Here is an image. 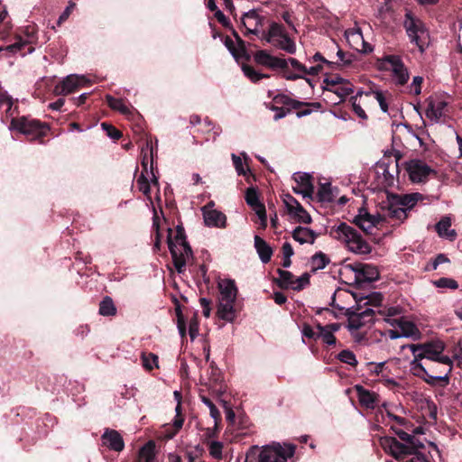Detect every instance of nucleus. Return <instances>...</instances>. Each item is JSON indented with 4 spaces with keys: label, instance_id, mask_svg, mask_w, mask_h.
Returning a JSON list of instances; mask_svg holds the SVG:
<instances>
[{
    "label": "nucleus",
    "instance_id": "obj_49",
    "mask_svg": "<svg viewBox=\"0 0 462 462\" xmlns=\"http://www.w3.org/2000/svg\"><path fill=\"white\" fill-rule=\"evenodd\" d=\"M393 76L397 79V84L400 86H404L410 78L409 71L405 65L403 64L402 68L396 69L393 71Z\"/></svg>",
    "mask_w": 462,
    "mask_h": 462
},
{
    "label": "nucleus",
    "instance_id": "obj_9",
    "mask_svg": "<svg viewBox=\"0 0 462 462\" xmlns=\"http://www.w3.org/2000/svg\"><path fill=\"white\" fill-rule=\"evenodd\" d=\"M402 165L413 183L426 182L430 174H436L431 167L419 159L407 161Z\"/></svg>",
    "mask_w": 462,
    "mask_h": 462
},
{
    "label": "nucleus",
    "instance_id": "obj_59",
    "mask_svg": "<svg viewBox=\"0 0 462 462\" xmlns=\"http://www.w3.org/2000/svg\"><path fill=\"white\" fill-rule=\"evenodd\" d=\"M101 126L111 139L119 140L123 135L117 128L108 123L104 122Z\"/></svg>",
    "mask_w": 462,
    "mask_h": 462
},
{
    "label": "nucleus",
    "instance_id": "obj_33",
    "mask_svg": "<svg viewBox=\"0 0 462 462\" xmlns=\"http://www.w3.org/2000/svg\"><path fill=\"white\" fill-rule=\"evenodd\" d=\"M317 198L322 203H330L334 200L333 189L329 182L319 184Z\"/></svg>",
    "mask_w": 462,
    "mask_h": 462
},
{
    "label": "nucleus",
    "instance_id": "obj_3",
    "mask_svg": "<svg viewBox=\"0 0 462 462\" xmlns=\"http://www.w3.org/2000/svg\"><path fill=\"white\" fill-rule=\"evenodd\" d=\"M381 443L383 449L398 461H402L409 455H414L418 460L425 461L426 456L419 451V449L424 448V444L412 435L411 439L407 440L405 444L394 437H384Z\"/></svg>",
    "mask_w": 462,
    "mask_h": 462
},
{
    "label": "nucleus",
    "instance_id": "obj_29",
    "mask_svg": "<svg viewBox=\"0 0 462 462\" xmlns=\"http://www.w3.org/2000/svg\"><path fill=\"white\" fill-rule=\"evenodd\" d=\"M245 199L246 203L255 211V213L263 208H265L264 205L261 203L257 189L254 187H250L246 189Z\"/></svg>",
    "mask_w": 462,
    "mask_h": 462
},
{
    "label": "nucleus",
    "instance_id": "obj_17",
    "mask_svg": "<svg viewBox=\"0 0 462 462\" xmlns=\"http://www.w3.org/2000/svg\"><path fill=\"white\" fill-rule=\"evenodd\" d=\"M356 392L361 406L366 409H374L379 402V395L374 392L365 389L362 385H356Z\"/></svg>",
    "mask_w": 462,
    "mask_h": 462
},
{
    "label": "nucleus",
    "instance_id": "obj_44",
    "mask_svg": "<svg viewBox=\"0 0 462 462\" xmlns=\"http://www.w3.org/2000/svg\"><path fill=\"white\" fill-rule=\"evenodd\" d=\"M337 359L340 362L347 364L354 367H356L358 364L355 354L348 349H345L339 352L337 355Z\"/></svg>",
    "mask_w": 462,
    "mask_h": 462
},
{
    "label": "nucleus",
    "instance_id": "obj_34",
    "mask_svg": "<svg viewBox=\"0 0 462 462\" xmlns=\"http://www.w3.org/2000/svg\"><path fill=\"white\" fill-rule=\"evenodd\" d=\"M318 340L320 339L327 346H334L337 344V338L329 330L326 329L323 325L317 323Z\"/></svg>",
    "mask_w": 462,
    "mask_h": 462
},
{
    "label": "nucleus",
    "instance_id": "obj_28",
    "mask_svg": "<svg viewBox=\"0 0 462 462\" xmlns=\"http://www.w3.org/2000/svg\"><path fill=\"white\" fill-rule=\"evenodd\" d=\"M399 328L401 329L402 337H412L415 340L420 337L421 334L412 321L403 319L402 321L399 322Z\"/></svg>",
    "mask_w": 462,
    "mask_h": 462
},
{
    "label": "nucleus",
    "instance_id": "obj_52",
    "mask_svg": "<svg viewBox=\"0 0 462 462\" xmlns=\"http://www.w3.org/2000/svg\"><path fill=\"white\" fill-rule=\"evenodd\" d=\"M383 62L389 64L393 71L396 69L402 68L404 64L402 58L398 55H385L383 58Z\"/></svg>",
    "mask_w": 462,
    "mask_h": 462
},
{
    "label": "nucleus",
    "instance_id": "obj_62",
    "mask_svg": "<svg viewBox=\"0 0 462 462\" xmlns=\"http://www.w3.org/2000/svg\"><path fill=\"white\" fill-rule=\"evenodd\" d=\"M310 275L308 273H303L300 278H295L293 291H301L306 285L310 284Z\"/></svg>",
    "mask_w": 462,
    "mask_h": 462
},
{
    "label": "nucleus",
    "instance_id": "obj_36",
    "mask_svg": "<svg viewBox=\"0 0 462 462\" xmlns=\"http://www.w3.org/2000/svg\"><path fill=\"white\" fill-rule=\"evenodd\" d=\"M383 214H376L372 215L366 211V209L364 208V210L362 212L363 218L369 224V226H372L373 228L377 226L380 223L384 222L387 216V210H382Z\"/></svg>",
    "mask_w": 462,
    "mask_h": 462
},
{
    "label": "nucleus",
    "instance_id": "obj_19",
    "mask_svg": "<svg viewBox=\"0 0 462 462\" xmlns=\"http://www.w3.org/2000/svg\"><path fill=\"white\" fill-rule=\"evenodd\" d=\"M218 288L220 291V298L218 300L236 301L237 288L235 281L224 280L218 283Z\"/></svg>",
    "mask_w": 462,
    "mask_h": 462
},
{
    "label": "nucleus",
    "instance_id": "obj_61",
    "mask_svg": "<svg viewBox=\"0 0 462 462\" xmlns=\"http://www.w3.org/2000/svg\"><path fill=\"white\" fill-rule=\"evenodd\" d=\"M269 36L274 37H280L282 38L287 33L284 32V27L282 24L277 23H272L270 24L269 28Z\"/></svg>",
    "mask_w": 462,
    "mask_h": 462
},
{
    "label": "nucleus",
    "instance_id": "obj_54",
    "mask_svg": "<svg viewBox=\"0 0 462 462\" xmlns=\"http://www.w3.org/2000/svg\"><path fill=\"white\" fill-rule=\"evenodd\" d=\"M242 69L245 75L254 83L258 82L262 79V75L260 72H257L252 66L250 65H243Z\"/></svg>",
    "mask_w": 462,
    "mask_h": 462
},
{
    "label": "nucleus",
    "instance_id": "obj_37",
    "mask_svg": "<svg viewBox=\"0 0 462 462\" xmlns=\"http://www.w3.org/2000/svg\"><path fill=\"white\" fill-rule=\"evenodd\" d=\"M329 263V258L322 252H318L311 256L310 264L311 271L316 272L318 270L324 269Z\"/></svg>",
    "mask_w": 462,
    "mask_h": 462
},
{
    "label": "nucleus",
    "instance_id": "obj_53",
    "mask_svg": "<svg viewBox=\"0 0 462 462\" xmlns=\"http://www.w3.org/2000/svg\"><path fill=\"white\" fill-rule=\"evenodd\" d=\"M242 69L245 75L254 83L258 82L262 79V75L260 72H257L252 66L250 65H243Z\"/></svg>",
    "mask_w": 462,
    "mask_h": 462
},
{
    "label": "nucleus",
    "instance_id": "obj_48",
    "mask_svg": "<svg viewBox=\"0 0 462 462\" xmlns=\"http://www.w3.org/2000/svg\"><path fill=\"white\" fill-rule=\"evenodd\" d=\"M142 361L143 367L148 371L152 370L154 366H158V356L152 353H143Z\"/></svg>",
    "mask_w": 462,
    "mask_h": 462
},
{
    "label": "nucleus",
    "instance_id": "obj_40",
    "mask_svg": "<svg viewBox=\"0 0 462 462\" xmlns=\"http://www.w3.org/2000/svg\"><path fill=\"white\" fill-rule=\"evenodd\" d=\"M291 215L299 223H303V224H310V223H311V217H310V215L301 206L300 203H297V207H295V209L292 211V214H291Z\"/></svg>",
    "mask_w": 462,
    "mask_h": 462
},
{
    "label": "nucleus",
    "instance_id": "obj_55",
    "mask_svg": "<svg viewBox=\"0 0 462 462\" xmlns=\"http://www.w3.org/2000/svg\"><path fill=\"white\" fill-rule=\"evenodd\" d=\"M236 42L237 43V46H236V51H237V60H236L239 61L240 59H245V60H249L250 55L247 52L245 42L242 38H239Z\"/></svg>",
    "mask_w": 462,
    "mask_h": 462
},
{
    "label": "nucleus",
    "instance_id": "obj_6",
    "mask_svg": "<svg viewBox=\"0 0 462 462\" xmlns=\"http://www.w3.org/2000/svg\"><path fill=\"white\" fill-rule=\"evenodd\" d=\"M254 61L262 66L269 68L273 70L281 69L282 78L287 80H296L299 79H305L306 81L311 86V80L310 79L301 76L300 74L293 73L289 69V59H282L280 57L271 55L265 50L257 51L254 55Z\"/></svg>",
    "mask_w": 462,
    "mask_h": 462
},
{
    "label": "nucleus",
    "instance_id": "obj_22",
    "mask_svg": "<svg viewBox=\"0 0 462 462\" xmlns=\"http://www.w3.org/2000/svg\"><path fill=\"white\" fill-rule=\"evenodd\" d=\"M292 237L301 245L305 243L314 244L318 235L308 227L297 226L292 232Z\"/></svg>",
    "mask_w": 462,
    "mask_h": 462
},
{
    "label": "nucleus",
    "instance_id": "obj_14",
    "mask_svg": "<svg viewBox=\"0 0 462 462\" xmlns=\"http://www.w3.org/2000/svg\"><path fill=\"white\" fill-rule=\"evenodd\" d=\"M27 45L30 46L28 47L26 52L22 53L23 56H24L26 53H32L34 51V47L32 46L31 41H23V39L21 36H17L16 42L14 43L0 47V58L12 57L14 54L21 52Z\"/></svg>",
    "mask_w": 462,
    "mask_h": 462
},
{
    "label": "nucleus",
    "instance_id": "obj_56",
    "mask_svg": "<svg viewBox=\"0 0 462 462\" xmlns=\"http://www.w3.org/2000/svg\"><path fill=\"white\" fill-rule=\"evenodd\" d=\"M236 42L237 43V46H236V51H237V60H236L239 61L240 59H245V60H249L250 55L247 52L245 42L242 38H239Z\"/></svg>",
    "mask_w": 462,
    "mask_h": 462
},
{
    "label": "nucleus",
    "instance_id": "obj_31",
    "mask_svg": "<svg viewBox=\"0 0 462 462\" xmlns=\"http://www.w3.org/2000/svg\"><path fill=\"white\" fill-rule=\"evenodd\" d=\"M451 374V368H447L443 375H433L427 373V376H424L423 380L426 383L430 386H436L437 383H440L441 386L445 387L449 383V375Z\"/></svg>",
    "mask_w": 462,
    "mask_h": 462
},
{
    "label": "nucleus",
    "instance_id": "obj_25",
    "mask_svg": "<svg viewBox=\"0 0 462 462\" xmlns=\"http://www.w3.org/2000/svg\"><path fill=\"white\" fill-rule=\"evenodd\" d=\"M155 460V442L149 440L138 452V456L134 462H154Z\"/></svg>",
    "mask_w": 462,
    "mask_h": 462
},
{
    "label": "nucleus",
    "instance_id": "obj_39",
    "mask_svg": "<svg viewBox=\"0 0 462 462\" xmlns=\"http://www.w3.org/2000/svg\"><path fill=\"white\" fill-rule=\"evenodd\" d=\"M383 300V296L380 292H373L366 297H361L359 300H356V305L360 307V303H363L364 306L371 305V306H379L381 305Z\"/></svg>",
    "mask_w": 462,
    "mask_h": 462
},
{
    "label": "nucleus",
    "instance_id": "obj_8",
    "mask_svg": "<svg viewBox=\"0 0 462 462\" xmlns=\"http://www.w3.org/2000/svg\"><path fill=\"white\" fill-rule=\"evenodd\" d=\"M403 27L411 43H414L420 52L427 47L424 35H428L427 28L422 20L407 10L404 14Z\"/></svg>",
    "mask_w": 462,
    "mask_h": 462
},
{
    "label": "nucleus",
    "instance_id": "obj_51",
    "mask_svg": "<svg viewBox=\"0 0 462 462\" xmlns=\"http://www.w3.org/2000/svg\"><path fill=\"white\" fill-rule=\"evenodd\" d=\"M364 210V208H361L359 209L358 215H356L352 223L357 226L364 233L370 234L371 230L373 229L372 226H369V224L363 218L362 212Z\"/></svg>",
    "mask_w": 462,
    "mask_h": 462
},
{
    "label": "nucleus",
    "instance_id": "obj_1",
    "mask_svg": "<svg viewBox=\"0 0 462 462\" xmlns=\"http://www.w3.org/2000/svg\"><path fill=\"white\" fill-rule=\"evenodd\" d=\"M295 445L273 443L262 448L252 446L245 454V462H287L294 456Z\"/></svg>",
    "mask_w": 462,
    "mask_h": 462
},
{
    "label": "nucleus",
    "instance_id": "obj_50",
    "mask_svg": "<svg viewBox=\"0 0 462 462\" xmlns=\"http://www.w3.org/2000/svg\"><path fill=\"white\" fill-rule=\"evenodd\" d=\"M224 445L220 441L208 442V452L209 455L215 459H222V450Z\"/></svg>",
    "mask_w": 462,
    "mask_h": 462
},
{
    "label": "nucleus",
    "instance_id": "obj_16",
    "mask_svg": "<svg viewBox=\"0 0 462 462\" xmlns=\"http://www.w3.org/2000/svg\"><path fill=\"white\" fill-rule=\"evenodd\" d=\"M428 106L426 109V116L434 121H439L442 116L447 115V107L448 103L445 100L435 102L431 97L427 100Z\"/></svg>",
    "mask_w": 462,
    "mask_h": 462
},
{
    "label": "nucleus",
    "instance_id": "obj_5",
    "mask_svg": "<svg viewBox=\"0 0 462 462\" xmlns=\"http://www.w3.org/2000/svg\"><path fill=\"white\" fill-rule=\"evenodd\" d=\"M334 238L346 242L349 249L356 254H369L370 245L363 239L362 236L352 226L345 222L333 226L330 232Z\"/></svg>",
    "mask_w": 462,
    "mask_h": 462
},
{
    "label": "nucleus",
    "instance_id": "obj_30",
    "mask_svg": "<svg viewBox=\"0 0 462 462\" xmlns=\"http://www.w3.org/2000/svg\"><path fill=\"white\" fill-rule=\"evenodd\" d=\"M273 102L274 105H282V106H291L293 109H300L303 107V102L291 98L288 95L285 94H277L273 97Z\"/></svg>",
    "mask_w": 462,
    "mask_h": 462
},
{
    "label": "nucleus",
    "instance_id": "obj_20",
    "mask_svg": "<svg viewBox=\"0 0 462 462\" xmlns=\"http://www.w3.org/2000/svg\"><path fill=\"white\" fill-rule=\"evenodd\" d=\"M294 180L300 187L304 189L303 198L312 199L314 194V185L312 183V177L308 173L297 172L293 175Z\"/></svg>",
    "mask_w": 462,
    "mask_h": 462
},
{
    "label": "nucleus",
    "instance_id": "obj_32",
    "mask_svg": "<svg viewBox=\"0 0 462 462\" xmlns=\"http://www.w3.org/2000/svg\"><path fill=\"white\" fill-rule=\"evenodd\" d=\"M117 312L116 307L111 297L106 296L99 303L98 313L104 317L116 316Z\"/></svg>",
    "mask_w": 462,
    "mask_h": 462
},
{
    "label": "nucleus",
    "instance_id": "obj_11",
    "mask_svg": "<svg viewBox=\"0 0 462 462\" xmlns=\"http://www.w3.org/2000/svg\"><path fill=\"white\" fill-rule=\"evenodd\" d=\"M88 82V80L83 76L69 75L55 86L54 94L57 96H66L77 91Z\"/></svg>",
    "mask_w": 462,
    "mask_h": 462
},
{
    "label": "nucleus",
    "instance_id": "obj_27",
    "mask_svg": "<svg viewBox=\"0 0 462 462\" xmlns=\"http://www.w3.org/2000/svg\"><path fill=\"white\" fill-rule=\"evenodd\" d=\"M451 226V221L449 217H442L436 224V231L440 237H445L449 240H454L457 236V233L454 229H449Z\"/></svg>",
    "mask_w": 462,
    "mask_h": 462
},
{
    "label": "nucleus",
    "instance_id": "obj_2",
    "mask_svg": "<svg viewBox=\"0 0 462 462\" xmlns=\"http://www.w3.org/2000/svg\"><path fill=\"white\" fill-rule=\"evenodd\" d=\"M172 229L168 228L167 244L171 254L172 263L179 273H182L187 265V262L193 258V251L185 234V229L181 224L176 226V235L174 239L171 237Z\"/></svg>",
    "mask_w": 462,
    "mask_h": 462
},
{
    "label": "nucleus",
    "instance_id": "obj_57",
    "mask_svg": "<svg viewBox=\"0 0 462 462\" xmlns=\"http://www.w3.org/2000/svg\"><path fill=\"white\" fill-rule=\"evenodd\" d=\"M434 285L438 288H449V289H457L458 287V283L457 281L451 278L442 277L439 280L435 281Z\"/></svg>",
    "mask_w": 462,
    "mask_h": 462
},
{
    "label": "nucleus",
    "instance_id": "obj_38",
    "mask_svg": "<svg viewBox=\"0 0 462 462\" xmlns=\"http://www.w3.org/2000/svg\"><path fill=\"white\" fill-rule=\"evenodd\" d=\"M106 100L108 105V106L116 111H119L123 115H127L130 113L129 108L124 103L123 99L121 98H116L110 95L106 96Z\"/></svg>",
    "mask_w": 462,
    "mask_h": 462
},
{
    "label": "nucleus",
    "instance_id": "obj_12",
    "mask_svg": "<svg viewBox=\"0 0 462 462\" xmlns=\"http://www.w3.org/2000/svg\"><path fill=\"white\" fill-rule=\"evenodd\" d=\"M349 267L355 272L356 282H373L379 279V271L372 264L357 263Z\"/></svg>",
    "mask_w": 462,
    "mask_h": 462
},
{
    "label": "nucleus",
    "instance_id": "obj_18",
    "mask_svg": "<svg viewBox=\"0 0 462 462\" xmlns=\"http://www.w3.org/2000/svg\"><path fill=\"white\" fill-rule=\"evenodd\" d=\"M203 217L206 226L217 227H224L226 226V217L221 211L207 209V207H204Z\"/></svg>",
    "mask_w": 462,
    "mask_h": 462
},
{
    "label": "nucleus",
    "instance_id": "obj_13",
    "mask_svg": "<svg viewBox=\"0 0 462 462\" xmlns=\"http://www.w3.org/2000/svg\"><path fill=\"white\" fill-rule=\"evenodd\" d=\"M411 352H415L418 348L425 349L427 359L436 362L445 349V346L441 341H430L424 344L409 345Z\"/></svg>",
    "mask_w": 462,
    "mask_h": 462
},
{
    "label": "nucleus",
    "instance_id": "obj_26",
    "mask_svg": "<svg viewBox=\"0 0 462 462\" xmlns=\"http://www.w3.org/2000/svg\"><path fill=\"white\" fill-rule=\"evenodd\" d=\"M276 273L279 277L274 278L273 282L282 290L292 289L294 287V275L289 272L282 269H277Z\"/></svg>",
    "mask_w": 462,
    "mask_h": 462
},
{
    "label": "nucleus",
    "instance_id": "obj_15",
    "mask_svg": "<svg viewBox=\"0 0 462 462\" xmlns=\"http://www.w3.org/2000/svg\"><path fill=\"white\" fill-rule=\"evenodd\" d=\"M101 440L103 445L110 450L121 452L125 448L123 437L116 430L106 429L101 436Z\"/></svg>",
    "mask_w": 462,
    "mask_h": 462
},
{
    "label": "nucleus",
    "instance_id": "obj_24",
    "mask_svg": "<svg viewBox=\"0 0 462 462\" xmlns=\"http://www.w3.org/2000/svg\"><path fill=\"white\" fill-rule=\"evenodd\" d=\"M290 64L291 65L292 69L296 71L295 73L300 74L301 76L307 74L311 76H316L319 74L322 69L323 66L321 64H318L316 66L310 67L308 69L305 65L300 63L297 59L295 58H289Z\"/></svg>",
    "mask_w": 462,
    "mask_h": 462
},
{
    "label": "nucleus",
    "instance_id": "obj_42",
    "mask_svg": "<svg viewBox=\"0 0 462 462\" xmlns=\"http://www.w3.org/2000/svg\"><path fill=\"white\" fill-rule=\"evenodd\" d=\"M372 94L379 103L382 111L387 113L389 109L388 100L392 98V95L388 92H383L381 90H374L372 91Z\"/></svg>",
    "mask_w": 462,
    "mask_h": 462
},
{
    "label": "nucleus",
    "instance_id": "obj_58",
    "mask_svg": "<svg viewBox=\"0 0 462 462\" xmlns=\"http://www.w3.org/2000/svg\"><path fill=\"white\" fill-rule=\"evenodd\" d=\"M411 370L413 375L420 379L424 378V376H427V368L421 363H417V361H411Z\"/></svg>",
    "mask_w": 462,
    "mask_h": 462
},
{
    "label": "nucleus",
    "instance_id": "obj_35",
    "mask_svg": "<svg viewBox=\"0 0 462 462\" xmlns=\"http://www.w3.org/2000/svg\"><path fill=\"white\" fill-rule=\"evenodd\" d=\"M344 314L348 318V328L351 330L359 329L366 323V320H364L356 310L347 309Z\"/></svg>",
    "mask_w": 462,
    "mask_h": 462
},
{
    "label": "nucleus",
    "instance_id": "obj_63",
    "mask_svg": "<svg viewBox=\"0 0 462 462\" xmlns=\"http://www.w3.org/2000/svg\"><path fill=\"white\" fill-rule=\"evenodd\" d=\"M354 37L356 38V40L357 42H359V41L361 42L362 49L359 50L358 48H356L358 51H360L364 54H368L373 51L372 45L370 43L365 42L362 33L354 34Z\"/></svg>",
    "mask_w": 462,
    "mask_h": 462
},
{
    "label": "nucleus",
    "instance_id": "obj_4",
    "mask_svg": "<svg viewBox=\"0 0 462 462\" xmlns=\"http://www.w3.org/2000/svg\"><path fill=\"white\" fill-rule=\"evenodd\" d=\"M421 198L420 193L398 195L387 193L386 201L381 203V210H387L390 218L404 220L407 218V210L411 209Z\"/></svg>",
    "mask_w": 462,
    "mask_h": 462
},
{
    "label": "nucleus",
    "instance_id": "obj_45",
    "mask_svg": "<svg viewBox=\"0 0 462 462\" xmlns=\"http://www.w3.org/2000/svg\"><path fill=\"white\" fill-rule=\"evenodd\" d=\"M277 46L290 54H294L296 52L295 42L288 36V34L284 35L278 41Z\"/></svg>",
    "mask_w": 462,
    "mask_h": 462
},
{
    "label": "nucleus",
    "instance_id": "obj_23",
    "mask_svg": "<svg viewBox=\"0 0 462 462\" xmlns=\"http://www.w3.org/2000/svg\"><path fill=\"white\" fill-rule=\"evenodd\" d=\"M254 247L259 254L261 261L267 263L271 261L273 249L267 242L259 236H254Z\"/></svg>",
    "mask_w": 462,
    "mask_h": 462
},
{
    "label": "nucleus",
    "instance_id": "obj_64",
    "mask_svg": "<svg viewBox=\"0 0 462 462\" xmlns=\"http://www.w3.org/2000/svg\"><path fill=\"white\" fill-rule=\"evenodd\" d=\"M76 5L73 2H69L68 6L65 8V10L62 12V14L60 15L57 24L60 26L70 15L72 11L74 10Z\"/></svg>",
    "mask_w": 462,
    "mask_h": 462
},
{
    "label": "nucleus",
    "instance_id": "obj_21",
    "mask_svg": "<svg viewBox=\"0 0 462 462\" xmlns=\"http://www.w3.org/2000/svg\"><path fill=\"white\" fill-rule=\"evenodd\" d=\"M235 301L218 300L217 315L220 319L232 322L236 319Z\"/></svg>",
    "mask_w": 462,
    "mask_h": 462
},
{
    "label": "nucleus",
    "instance_id": "obj_10",
    "mask_svg": "<svg viewBox=\"0 0 462 462\" xmlns=\"http://www.w3.org/2000/svg\"><path fill=\"white\" fill-rule=\"evenodd\" d=\"M265 17L260 15L255 10L245 13L241 18V25L245 29V35L254 34L259 36L263 26Z\"/></svg>",
    "mask_w": 462,
    "mask_h": 462
},
{
    "label": "nucleus",
    "instance_id": "obj_7",
    "mask_svg": "<svg viewBox=\"0 0 462 462\" xmlns=\"http://www.w3.org/2000/svg\"><path fill=\"white\" fill-rule=\"evenodd\" d=\"M12 125L20 133L23 134L29 141L38 142L39 143H44V138L50 132L47 124L24 116L13 119Z\"/></svg>",
    "mask_w": 462,
    "mask_h": 462
},
{
    "label": "nucleus",
    "instance_id": "obj_43",
    "mask_svg": "<svg viewBox=\"0 0 462 462\" xmlns=\"http://www.w3.org/2000/svg\"><path fill=\"white\" fill-rule=\"evenodd\" d=\"M201 401L208 407L210 411V416L214 419V421H216V428L217 429L218 424L221 422V414L218 409L216 407L213 402L206 396H201Z\"/></svg>",
    "mask_w": 462,
    "mask_h": 462
},
{
    "label": "nucleus",
    "instance_id": "obj_47",
    "mask_svg": "<svg viewBox=\"0 0 462 462\" xmlns=\"http://www.w3.org/2000/svg\"><path fill=\"white\" fill-rule=\"evenodd\" d=\"M136 185L138 189L144 194L145 196L150 198V192H151V186L149 183V180L146 177V174L142 171L140 176L137 178Z\"/></svg>",
    "mask_w": 462,
    "mask_h": 462
},
{
    "label": "nucleus",
    "instance_id": "obj_46",
    "mask_svg": "<svg viewBox=\"0 0 462 462\" xmlns=\"http://www.w3.org/2000/svg\"><path fill=\"white\" fill-rule=\"evenodd\" d=\"M175 311L177 316V327L179 329V333L181 338L184 339L186 338V321L181 308L179 304L176 305Z\"/></svg>",
    "mask_w": 462,
    "mask_h": 462
},
{
    "label": "nucleus",
    "instance_id": "obj_60",
    "mask_svg": "<svg viewBox=\"0 0 462 462\" xmlns=\"http://www.w3.org/2000/svg\"><path fill=\"white\" fill-rule=\"evenodd\" d=\"M152 220H153L152 227L155 229V232H156L155 241H154V250H160V248H161L160 222H159V217L157 216L156 211H154Z\"/></svg>",
    "mask_w": 462,
    "mask_h": 462
},
{
    "label": "nucleus",
    "instance_id": "obj_41",
    "mask_svg": "<svg viewBox=\"0 0 462 462\" xmlns=\"http://www.w3.org/2000/svg\"><path fill=\"white\" fill-rule=\"evenodd\" d=\"M323 89L335 93L342 100L354 92L353 85L349 81L344 82L342 85L335 88L334 89L327 88H324Z\"/></svg>",
    "mask_w": 462,
    "mask_h": 462
}]
</instances>
